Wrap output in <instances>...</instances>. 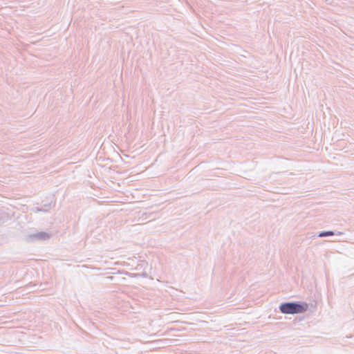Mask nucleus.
<instances>
[{"label":"nucleus","instance_id":"2","mask_svg":"<svg viewBox=\"0 0 354 354\" xmlns=\"http://www.w3.org/2000/svg\"><path fill=\"white\" fill-rule=\"evenodd\" d=\"M333 233L332 232H323V233H321L319 234L320 236H328V235H333Z\"/></svg>","mask_w":354,"mask_h":354},{"label":"nucleus","instance_id":"1","mask_svg":"<svg viewBox=\"0 0 354 354\" xmlns=\"http://www.w3.org/2000/svg\"><path fill=\"white\" fill-rule=\"evenodd\" d=\"M306 305L295 303H285L280 306V310L285 314L301 313L306 311Z\"/></svg>","mask_w":354,"mask_h":354}]
</instances>
